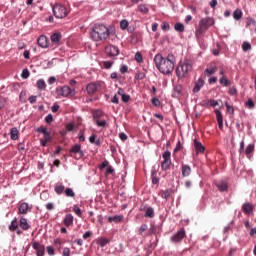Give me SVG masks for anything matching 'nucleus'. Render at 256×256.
I'll list each match as a JSON object with an SVG mask.
<instances>
[{
  "instance_id": "11",
  "label": "nucleus",
  "mask_w": 256,
  "mask_h": 256,
  "mask_svg": "<svg viewBox=\"0 0 256 256\" xmlns=\"http://www.w3.org/2000/svg\"><path fill=\"white\" fill-rule=\"evenodd\" d=\"M185 237V230H180L171 237L172 243H181Z\"/></svg>"
},
{
  "instance_id": "21",
  "label": "nucleus",
  "mask_w": 256,
  "mask_h": 256,
  "mask_svg": "<svg viewBox=\"0 0 256 256\" xmlns=\"http://www.w3.org/2000/svg\"><path fill=\"white\" fill-rule=\"evenodd\" d=\"M242 211H244L246 214L252 213L253 205L251 203H244L242 206Z\"/></svg>"
},
{
  "instance_id": "62",
  "label": "nucleus",
  "mask_w": 256,
  "mask_h": 256,
  "mask_svg": "<svg viewBox=\"0 0 256 256\" xmlns=\"http://www.w3.org/2000/svg\"><path fill=\"white\" fill-rule=\"evenodd\" d=\"M129 67L127 65H122L120 68V73H127Z\"/></svg>"
},
{
  "instance_id": "25",
  "label": "nucleus",
  "mask_w": 256,
  "mask_h": 256,
  "mask_svg": "<svg viewBox=\"0 0 256 256\" xmlns=\"http://www.w3.org/2000/svg\"><path fill=\"white\" fill-rule=\"evenodd\" d=\"M144 217H149L150 219H153V217H155V210H153L152 207L146 208V212L144 214Z\"/></svg>"
},
{
  "instance_id": "55",
  "label": "nucleus",
  "mask_w": 256,
  "mask_h": 256,
  "mask_svg": "<svg viewBox=\"0 0 256 256\" xmlns=\"http://www.w3.org/2000/svg\"><path fill=\"white\" fill-rule=\"evenodd\" d=\"M169 195H171L169 190H165L164 192H162L161 197L162 199H168Z\"/></svg>"
},
{
  "instance_id": "24",
  "label": "nucleus",
  "mask_w": 256,
  "mask_h": 256,
  "mask_svg": "<svg viewBox=\"0 0 256 256\" xmlns=\"http://www.w3.org/2000/svg\"><path fill=\"white\" fill-rule=\"evenodd\" d=\"M17 229H19V222H17V218H15L9 225V231H17Z\"/></svg>"
},
{
  "instance_id": "1",
  "label": "nucleus",
  "mask_w": 256,
  "mask_h": 256,
  "mask_svg": "<svg viewBox=\"0 0 256 256\" xmlns=\"http://www.w3.org/2000/svg\"><path fill=\"white\" fill-rule=\"evenodd\" d=\"M154 63L160 73L163 75H171L175 69V55L168 54L167 57L164 58L161 54H157L154 57Z\"/></svg>"
},
{
  "instance_id": "35",
  "label": "nucleus",
  "mask_w": 256,
  "mask_h": 256,
  "mask_svg": "<svg viewBox=\"0 0 256 256\" xmlns=\"http://www.w3.org/2000/svg\"><path fill=\"white\" fill-rule=\"evenodd\" d=\"M205 31L207 30L204 27L199 26V29H197L195 32V36L197 37V39H199V37H201V35H203Z\"/></svg>"
},
{
  "instance_id": "36",
  "label": "nucleus",
  "mask_w": 256,
  "mask_h": 256,
  "mask_svg": "<svg viewBox=\"0 0 256 256\" xmlns=\"http://www.w3.org/2000/svg\"><path fill=\"white\" fill-rule=\"evenodd\" d=\"M94 122L96 123L97 127H105L107 125V121L101 118L98 120H94Z\"/></svg>"
},
{
  "instance_id": "8",
  "label": "nucleus",
  "mask_w": 256,
  "mask_h": 256,
  "mask_svg": "<svg viewBox=\"0 0 256 256\" xmlns=\"http://www.w3.org/2000/svg\"><path fill=\"white\" fill-rule=\"evenodd\" d=\"M105 53L109 55V57H117L119 55V48L113 45H108L105 48Z\"/></svg>"
},
{
  "instance_id": "39",
  "label": "nucleus",
  "mask_w": 256,
  "mask_h": 256,
  "mask_svg": "<svg viewBox=\"0 0 256 256\" xmlns=\"http://www.w3.org/2000/svg\"><path fill=\"white\" fill-rule=\"evenodd\" d=\"M128 27H129V21H127L126 19L121 20V22H120V29L125 31V29H127Z\"/></svg>"
},
{
  "instance_id": "46",
  "label": "nucleus",
  "mask_w": 256,
  "mask_h": 256,
  "mask_svg": "<svg viewBox=\"0 0 256 256\" xmlns=\"http://www.w3.org/2000/svg\"><path fill=\"white\" fill-rule=\"evenodd\" d=\"M225 107L227 108L228 113H235V109H233V106L229 105L228 102H225Z\"/></svg>"
},
{
  "instance_id": "29",
  "label": "nucleus",
  "mask_w": 256,
  "mask_h": 256,
  "mask_svg": "<svg viewBox=\"0 0 256 256\" xmlns=\"http://www.w3.org/2000/svg\"><path fill=\"white\" fill-rule=\"evenodd\" d=\"M219 83L220 85H223V87H229V85L231 84L229 82V80L227 79V77L225 76H222L220 79H219Z\"/></svg>"
},
{
  "instance_id": "27",
  "label": "nucleus",
  "mask_w": 256,
  "mask_h": 256,
  "mask_svg": "<svg viewBox=\"0 0 256 256\" xmlns=\"http://www.w3.org/2000/svg\"><path fill=\"white\" fill-rule=\"evenodd\" d=\"M108 221L110 222V223H121V221H123V216L122 215H120V216H112V217H109L108 218Z\"/></svg>"
},
{
  "instance_id": "64",
  "label": "nucleus",
  "mask_w": 256,
  "mask_h": 256,
  "mask_svg": "<svg viewBox=\"0 0 256 256\" xmlns=\"http://www.w3.org/2000/svg\"><path fill=\"white\" fill-rule=\"evenodd\" d=\"M119 137H120L121 141H127V134L126 133H123V132L120 133Z\"/></svg>"
},
{
  "instance_id": "48",
  "label": "nucleus",
  "mask_w": 256,
  "mask_h": 256,
  "mask_svg": "<svg viewBox=\"0 0 256 256\" xmlns=\"http://www.w3.org/2000/svg\"><path fill=\"white\" fill-rule=\"evenodd\" d=\"M71 255V249L68 247H65L62 252V256H70Z\"/></svg>"
},
{
  "instance_id": "9",
  "label": "nucleus",
  "mask_w": 256,
  "mask_h": 256,
  "mask_svg": "<svg viewBox=\"0 0 256 256\" xmlns=\"http://www.w3.org/2000/svg\"><path fill=\"white\" fill-rule=\"evenodd\" d=\"M32 247L36 251L37 256L45 255V246L44 245L39 244V242H33Z\"/></svg>"
},
{
  "instance_id": "42",
  "label": "nucleus",
  "mask_w": 256,
  "mask_h": 256,
  "mask_svg": "<svg viewBox=\"0 0 256 256\" xmlns=\"http://www.w3.org/2000/svg\"><path fill=\"white\" fill-rule=\"evenodd\" d=\"M107 243H109V240H107L106 238H100L98 240V245H100V247H105V245H107Z\"/></svg>"
},
{
  "instance_id": "20",
  "label": "nucleus",
  "mask_w": 256,
  "mask_h": 256,
  "mask_svg": "<svg viewBox=\"0 0 256 256\" xmlns=\"http://www.w3.org/2000/svg\"><path fill=\"white\" fill-rule=\"evenodd\" d=\"M19 225L23 231H27L29 229V223L27 222L26 218L22 217L20 218Z\"/></svg>"
},
{
  "instance_id": "50",
  "label": "nucleus",
  "mask_w": 256,
  "mask_h": 256,
  "mask_svg": "<svg viewBox=\"0 0 256 256\" xmlns=\"http://www.w3.org/2000/svg\"><path fill=\"white\" fill-rule=\"evenodd\" d=\"M152 105H154V107H159V105H161V101H159V99L157 98H152Z\"/></svg>"
},
{
  "instance_id": "14",
  "label": "nucleus",
  "mask_w": 256,
  "mask_h": 256,
  "mask_svg": "<svg viewBox=\"0 0 256 256\" xmlns=\"http://www.w3.org/2000/svg\"><path fill=\"white\" fill-rule=\"evenodd\" d=\"M18 211L22 215H27V213L29 212V204L25 202L21 203L18 207Z\"/></svg>"
},
{
  "instance_id": "56",
  "label": "nucleus",
  "mask_w": 256,
  "mask_h": 256,
  "mask_svg": "<svg viewBox=\"0 0 256 256\" xmlns=\"http://www.w3.org/2000/svg\"><path fill=\"white\" fill-rule=\"evenodd\" d=\"M46 209H47L48 211H53V209H55V204H53V203H51V202L47 203V204H46Z\"/></svg>"
},
{
  "instance_id": "30",
  "label": "nucleus",
  "mask_w": 256,
  "mask_h": 256,
  "mask_svg": "<svg viewBox=\"0 0 256 256\" xmlns=\"http://www.w3.org/2000/svg\"><path fill=\"white\" fill-rule=\"evenodd\" d=\"M54 191L57 193V195H61L63 191H65V186L63 184L56 185Z\"/></svg>"
},
{
  "instance_id": "52",
  "label": "nucleus",
  "mask_w": 256,
  "mask_h": 256,
  "mask_svg": "<svg viewBox=\"0 0 256 256\" xmlns=\"http://www.w3.org/2000/svg\"><path fill=\"white\" fill-rule=\"evenodd\" d=\"M46 123H53V114H48L45 118Z\"/></svg>"
},
{
  "instance_id": "45",
  "label": "nucleus",
  "mask_w": 256,
  "mask_h": 256,
  "mask_svg": "<svg viewBox=\"0 0 256 256\" xmlns=\"http://www.w3.org/2000/svg\"><path fill=\"white\" fill-rule=\"evenodd\" d=\"M135 61H137V63H141V61H143V55H141V52H137L135 54Z\"/></svg>"
},
{
  "instance_id": "17",
  "label": "nucleus",
  "mask_w": 256,
  "mask_h": 256,
  "mask_svg": "<svg viewBox=\"0 0 256 256\" xmlns=\"http://www.w3.org/2000/svg\"><path fill=\"white\" fill-rule=\"evenodd\" d=\"M194 149H196V153H204L205 152V147L201 142L194 140Z\"/></svg>"
},
{
  "instance_id": "13",
  "label": "nucleus",
  "mask_w": 256,
  "mask_h": 256,
  "mask_svg": "<svg viewBox=\"0 0 256 256\" xmlns=\"http://www.w3.org/2000/svg\"><path fill=\"white\" fill-rule=\"evenodd\" d=\"M38 45L39 47H42L43 49L47 48L49 46V41L47 40L46 36H40L38 38Z\"/></svg>"
},
{
  "instance_id": "44",
  "label": "nucleus",
  "mask_w": 256,
  "mask_h": 256,
  "mask_svg": "<svg viewBox=\"0 0 256 256\" xmlns=\"http://www.w3.org/2000/svg\"><path fill=\"white\" fill-rule=\"evenodd\" d=\"M246 107H248V109H253L255 107V102H253L252 99H249L246 103H245Z\"/></svg>"
},
{
  "instance_id": "63",
  "label": "nucleus",
  "mask_w": 256,
  "mask_h": 256,
  "mask_svg": "<svg viewBox=\"0 0 256 256\" xmlns=\"http://www.w3.org/2000/svg\"><path fill=\"white\" fill-rule=\"evenodd\" d=\"M121 99H122V101H123L124 103H127V101H129L130 97H129V95L124 94V95L121 96Z\"/></svg>"
},
{
  "instance_id": "38",
  "label": "nucleus",
  "mask_w": 256,
  "mask_h": 256,
  "mask_svg": "<svg viewBox=\"0 0 256 256\" xmlns=\"http://www.w3.org/2000/svg\"><path fill=\"white\" fill-rule=\"evenodd\" d=\"M38 89H45L47 87V84H45V80L40 79L36 83Z\"/></svg>"
},
{
  "instance_id": "34",
  "label": "nucleus",
  "mask_w": 256,
  "mask_h": 256,
  "mask_svg": "<svg viewBox=\"0 0 256 256\" xmlns=\"http://www.w3.org/2000/svg\"><path fill=\"white\" fill-rule=\"evenodd\" d=\"M138 9H139L140 13H144V14L149 13V8H147V5H145V4H140L138 6Z\"/></svg>"
},
{
  "instance_id": "15",
  "label": "nucleus",
  "mask_w": 256,
  "mask_h": 256,
  "mask_svg": "<svg viewBox=\"0 0 256 256\" xmlns=\"http://www.w3.org/2000/svg\"><path fill=\"white\" fill-rule=\"evenodd\" d=\"M215 114L219 129H223V114H221L220 110H215Z\"/></svg>"
},
{
  "instance_id": "47",
  "label": "nucleus",
  "mask_w": 256,
  "mask_h": 256,
  "mask_svg": "<svg viewBox=\"0 0 256 256\" xmlns=\"http://www.w3.org/2000/svg\"><path fill=\"white\" fill-rule=\"evenodd\" d=\"M74 213H76V215H78V217H81L82 213H81V208H79V206L75 205L73 208Z\"/></svg>"
},
{
  "instance_id": "37",
  "label": "nucleus",
  "mask_w": 256,
  "mask_h": 256,
  "mask_svg": "<svg viewBox=\"0 0 256 256\" xmlns=\"http://www.w3.org/2000/svg\"><path fill=\"white\" fill-rule=\"evenodd\" d=\"M216 186L219 189V191H227V189H228L227 183H225V182H220Z\"/></svg>"
},
{
  "instance_id": "61",
  "label": "nucleus",
  "mask_w": 256,
  "mask_h": 256,
  "mask_svg": "<svg viewBox=\"0 0 256 256\" xmlns=\"http://www.w3.org/2000/svg\"><path fill=\"white\" fill-rule=\"evenodd\" d=\"M157 171H159V166H153L152 167V177H155V175H157Z\"/></svg>"
},
{
  "instance_id": "54",
  "label": "nucleus",
  "mask_w": 256,
  "mask_h": 256,
  "mask_svg": "<svg viewBox=\"0 0 256 256\" xmlns=\"http://www.w3.org/2000/svg\"><path fill=\"white\" fill-rule=\"evenodd\" d=\"M39 133H43V135H49V131H47V128L40 127L38 128Z\"/></svg>"
},
{
  "instance_id": "49",
  "label": "nucleus",
  "mask_w": 256,
  "mask_h": 256,
  "mask_svg": "<svg viewBox=\"0 0 256 256\" xmlns=\"http://www.w3.org/2000/svg\"><path fill=\"white\" fill-rule=\"evenodd\" d=\"M46 251H47L48 255H55V249H53L52 246L46 247Z\"/></svg>"
},
{
  "instance_id": "12",
  "label": "nucleus",
  "mask_w": 256,
  "mask_h": 256,
  "mask_svg": "<svg viewBox=\"0 0 256 256\" xmlns=\"http://www.w3.org/2000/svg\"><path fill=\"white\" fill-rule=\"evenodd\" d=\"M205 85V80L203 78H199L195 83L193 87V93H199L201 91V88Z\"/></svg>"
},
{
  "instance_id": "23",
  "label": "nucleus",
  "mask_w": 256,
  "mask_h": 256,
  "mask_svg": "<svg viewBox=\"0 0 256 256\" xmlns=\"http://www.w3.org/2000/svg\"><path fill=\"white\" fill-rule=\"evenodd\" d=\"M70 151H71V153H78V155L83 157V151L81 150V145L80 144L74 145Z\"/></svg>"
},
{
  "instance_id": "32",
  "label": "nucleus",
  "mask_w": 256,
  "mask_h": 256,
  "mask_svg": "<svg viewBox=\"0 0 256 256\" xmlns=\"http://www.w3.org/2000/svg\"><path fill=\"white\" fill-rule=\"evenodd\" d=\"M174 29L175 31H178V33H183V31H185V26L181 23H176Z\"/></svg>"
},
{
  "instance_id": "6",
  "label": "nucleus",
  "mask_w": 256,
  "mask_h": 256,
  "mask_svg": "<svg viewBox=\"0 0 256 256\" xmlns=\"http://www.w3.org/2000/svg\"><path fill=\"white\" fill-rule=\"evenodd\" d=\"M56 93L60 97H69V95L72 93V90L69 86H62L56 89Z\"/></svg>"
},
{
  "instance_id": "33",
  "label": "nucleus",
  "mask_w": 256,
  "mask_h": 256,
  "mask_svg": "<svg viewBox=\"0 0 256 256\" xmlns=\"http://www.w3.org/2000/svg\"><path fill=\"white\" fill-rule=\"evenodd\" d=\"M90 143H93L94 145H101V141L97 139L96 135H92L89 137Z\"/></svg>"
},
{
  "instance_id": "5",
  "label": "nucleus",
  "mask_w": 256,
  "mask_h": 256,
  "mask_svg": "<svg viewBox=\"0 0 256 256\" xmlns=\"http://www.w3.org/2000/svg\"><path fill=\"white\" fill-rule=\"evenodd\" d=\"M163 161L161 163V167L163 171H167L169 167H171V152L169 150L165 151L162 154Z\"/></svg>"
},
{
  "instance_id": "43",
  "label": "nucleus",
  "mask_w": 256,
  "mask_h": 256,
  "mask_svg": "<svg viewBox=\"0 0 256 256\" xmlns=\"http://www.w3.org/2000/svg\"><path fill=\"white\" fill-rule=\"evenodd\" d=\"M242 49L243 51H251V44L249 42H243Z\"/></svg>"
},
{
  "instance_id": "16",
  "label": "nucleus",
  "mask_w": 256,
  "mask_h": 256,
  "mask_svg": "<svg viewBox=\"0 0 256 256\" xmlns=\"http://www.w3.org/2000/svg\"><path fill=\"white\" fill-rule=\"evenodd\" d=\"M181 171L182 177H189V175H191V166L183 164Z\"/></svg>"
},
{
  "instance_id": "58",
  "label": "nucleus",
  "mask_w": 256,
  "mask_h": 256,
  "mask_svg": "<svg viewBox=\"0 0 256 256\" xmlns=\"http://www.w3.org/2000/svg\"><path fill=\"white\" fill-rule=\"evenodd\" d=\"M144 231H147V224H142L141 227L139 228V234L141 235L144 233Z\"/></svg>"
},
{
  "instance_id": "51",
  "label": "nucleus",
  "mask_w": 256,
  "mask_h": 256,
  "mask_svg": "<svg viewBox=\"0 0 256 256\" xmlns=\"http://www.w3.org/2000/svg\"><path fill=\"white\" fill-rule=\"evenodd\" d=\"M161 29H162V31H169V29H170L169 23L164 22V23L161 25Z\"/></svg>"
},
{
  "instance_id": "60",
  "label": "nucleus",
  "mask_w": 256,
  "mask_h": 256,
  "mask_svg": "<svg viewBox=\"0 0 256 256\" xmlns=\"http://www.w3.org/2000/svg\"><path fill=\"white\" fill-rule=\"evenodd\" d=\"M112 66H113V62L111 61L104 62L105 69H111Z\"/></svg>"
},
{
  "instance_id": "28",
  "label": "nucleus",
  "mask_w": 256,
  "mask_h": 256,
  "mask_svg": "<svg viewBox=\"0 0 256 256\" xmlns=\"http://www.w3.org/2000/svg\"><path fill=\"white\" fill-rule=\"evenodd\" d=\"M61 37H62L61 33L56 32V33L52 34L51 35L52 43H59V41H61Z\"/></svg>"
},
{
  "instance_id": "31",
  "label": "nucleus",
  "mask_w": 256,
  "mask_h": 256,
  "mask_svg": "<svg viewBox=\"0 0 256 256\" xmlns=\"http://www.w3.org/2000/svg\"><path fill=\"white\" fill-rule=\"evenodd\" d=\"M101 117H103V111H101V110L94 111V113H93L94 121L101 119Z\"/></svg>"
},
{
  "instance_id": "19",
  "label": "nucleus",
  "mask_w": 256,
  "mask_h": 256,
  "mask_svg": "<svg viewBox=\"0 0 256 256\" xmlns=\"http://www.w3.org/2000/svg\"><path fill=\"white\" fill-rule=\"evenodd\" d=\"M255 151V144H249L245 149V155L250 158Z\"/></svg>"
},
{
  "instance_id": "57",
  "label": "nucleus",
  "mask_w": 256,
  "mask_h": 256,
  "mask_svg": "<svg viewBox=\"0 0 256 256\" xmlns=\"http://www.w3.org/2000/svg\"><path fill=\"white\" fill-rule=\"evenodd\" d=\"M22 77H23V79H28V77H29V70L28 69H23Z\"/></svg>"
},
{
  "instance_id": "41",
  "label": "nucleus",
  "mask_w": 256,
  "mask_h": 256,
  "mask_svg": "<svg viewBox=\"0 0 256 256\" xmlns=\"http://www.w3.org/2000/svg\"><path fill=\"white\" fill-rule=\"evenodd\" d=\"M216 72H217V68L210 67V68L205 69L206 75H214V73H216Z\"/></svg>"
},
{
  "instance_id": "53",
  "label": "nucleus",
  "mask_w": 256,
  "mask_h": 256,
  "mask_svg": "<svg viewBox=\"0 0 256 256\" xmlns=\"http://www.w3.org/2000/svg\"><path fill=\"white\" fill-rule=\"evenodd\" d=\"M208 105H210V107H217V105H219V102H217V100H209Z\"/></svg>"
},
{
  "instance_id": "26",
  "label": "nucleus",
  "mask_w": 256,
  "mask_h": 256,
  "mask_svg": "<svg viewBox=\"0 0 256 256\" xmlns=\"http://www.w3.org/2000/svg\"><path fill=\"white\" fill-rule=\"evenodd\" d=\"M242 17H243V11H241V9H236L233 12V18L235 19V21H239Z\"/></svg>"
},
{
  "instance_id": "40",
  "label": "nucleus",
  "mask_w": 256,
  "mask_h": 256,
  "mask_svg": "<svg viewBox=\"0 0 256 256\" xmlns=\"http://www.w3.org/2000/svg\"><path fill=\"white\" fill-rule=\"evenodd\" d=\"M64 193H65L66 197H74L75 196V192L71 188H66L64 190Z\"/></svg>"
},
{
  "instance_id": "3",
  "label": "nucleus",
  "mask_w": 256,
  "mask_h": 256,
  "mask_svg": "<svg viewBox=\"0 0 256 256\" xmlns=\"http://www.w3.org/2000/svg\"><path fill=\"white\" fill-rule=\"evenodd\" d=\"M193 71V64L191 63V60H181L176 68V75L179 77V79H183V77H187L189 73Z\"/></svg>"
},
{
  "instance_id": "7",
  "label": "nucleus",
  "mask_w": 256,
  "mask_h": 256,
  "mask_svg": "<svg viewBox=\"0 0 256 256\" xmlns=\"http://www.w3.org/2000/svg\"><path fill=\"white\" fill-rule=\"evenodd\" d=\"M213 25H215V20L210 17L202 18L199 22V27H203L206 30L208 29V27H211Z\"/></svg>"
},
{
  "instance_id": "2",
  "label": "nucleus",
  "mask_w": 256,
  "mask_h": 256,
  "mask_svg": "<svg viewBox=\"0 0 256 256\" xmlns=\"http://www.w3.org/2000/svg\"><path fill=\"white\" fill-rule=\"evenodd\" d=\"M115 33L113 28H109L103 24H95L90 32L93 41H107Z\"/></svg>"
},
{
  "instance_id": "18",
  "label": "nucleus",
  "mask_w": 256,
  "mask_h": 256,
  "mask_svg": "<svg viewBox=\"0 0 256 256\" xmlns=\"http://www.w3.org/2000/svg\"><path fill=\"white\" fill-rule=\"evenodd\" d=\"M10 139H12V141H17V139H19V130L17 128H11Z\"/></svg>"
},
{
  "instance_id": "22",
  "label": "nucleus",
  "mask_w": 256,
  "mask_h": 256,
  "mask_svg": "<svg viewBox=\"0 0 256 256\" xmlns=\"http://www.w3.org/2000/svg\"><path fill=\"white\" fill-rule=\"evenodd\" d=\"M64 225L66 227H70V225H73V215L67 214L64 218Z\"/></svg>"
},
{
  "instance_id": "59",
  "label": "nucleus",
  "mask_w": 256,
  "mask_h": 256,
  "mask_svg": "<svg viewBox=\"0 0 256 256\" xmlns=\"http://www.w3.org/2000/svg\"><path fill=\"white\" fill-rule=\"evenodd\" d=\"M29 103L33 105V103H37V96H30L28 98Z\"/></svg>"
},
{
  "instance_id": "4",
  "label": "nucleus",
  "mask_w": 256,
  "mask_h": 256,
  "mask_svg": "<svg viewBox=\"0 0 256 256\" xmlns=\"http://www.w3.org/2000/svg\"><path fill=\"white\" fill-rule=\"evenodd\" d=\"M53 14L56 19H65L67 17V8L63 5L56 4L53 7Z\"/></svg>"
},
{
  "instance_id": "10",
  "label": "nucleus",
  "mask_w": 256,
  "mask_h": 256,
  "mask_svg": "<svg viewBox=\"0 0 256 256\" xmlns=\"http://www.w3.org/2000/svg\"><path fill=\"white\" fill-rule=\"evenodd\" d=\"M99 89H101V85L99 83H90L86 87L88 95H93L94 93H97Z\"/></svg>"
}]
</instances>
